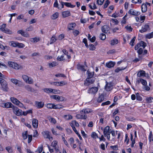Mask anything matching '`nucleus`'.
<instances>
[{
    "mask_svg": "<svg viewBox=\"0 0 153 153\" xmlns=\"http://www.w3.org/2000/svg\"><path fill=\"white\" fill-rule=\"evenodd\" d=\"M49 120L51 122V123H53L54 124H55L56 123V120L54 118L50 117V118L49 119Z\"/></svg>",
    "mask_w": 153,
    "mask_h": 153,
    "instance_id": "nucleus-52",
    "label": "nucleus"
},
{
    "mask_svg": "<svg viewBox=\"0 0 153 153\" xmlns=\"http://www.w3.org/2000/svg\"><path fill=\"white\" fill-rule=\"evenodd\" d=\"M24 88L28 91L30 92H34L35 91L34 89L32 88L29 85H27L25 86Z\"/></svg>",
    "mask_w": 153,
    "mask_h": 153,
    "instance_id": "nucleus-14",
    "label": "nucleus"
},
{
    "mask_svg": "<svg viewBox=\"0 0 153 153\" xmlns=\"http://www.w3.org/2000/svg\"><path fill=\"white\" fill-rule=\"evenodd\" d=\"M87 73L88 75L87 78H94L93 77L94 75V72H91L89 70H88Z\"/></svg>",
    "mask_w": 153,
    "mask_h": 153,
    "instance_id": "nucleus-23",
    "label": "nucleus"
},
{
    "mask_svg": "<svg viewBox=\"0 0 153 153\" xmlns=\"http://www.w3.org/2000/svg\"><path fill=\"white\" fill-rule=\"evenodd\" d=\"M1 106L7 108H9L10 102H7L6 103H2L1 104Z\"/></svg>",
    "mask_w": 153,
    "mask_h": 153,
    "instance_id": "nucleus-25",
    "label": "nucleus"
},
{
    "mask_svg": "<svg viewBox=\"0 0 153 153\" xmlns=\"http://www.w3.org/2000/svg\"><path fill=\"white\" fill-rule=\"evenodd\" d=\"M146 37L148 39H150L153 37V32L146 35Z\"/></svg>",
    "mask_w": 153,
    "mask_h": 153,
    "instance_id": "nucleus-35",
    "label": "nucleus"
},
{
    "mask_svg": "<svg viewBox=\"0 0 153 153\" xmlns=\"http://www.w3.org/2000/svg\"><path fill=\"white\" fill-rule=\"evenodd\" d=\"M30 40L31 42H36L39 41L40 39L39 38L35 37L34 38H31L30 39Z\"/></svg>",
    "mask_w": 153,
    "mask_h": 153,
    "instance_id": "nucleus-28",
    "label": "nucleus"
},
{
    "mask_svg": "<svg viewBox=\"0 0 153 153\" xmlns=\"http://www.w3.org/2000/svg\"><path fill=\"white\" fill-rule=\"evenodd\" d=\"M6 24H3L1 26V27L0 28V30L6 33H9V29L6 28Z\"/></svg>",
    "mask_w": 153,
    "mask_h": 153,
    "instance_id": "nucleus-10",
    "label": "nucleus"
},
{
    "mask_svg": "<svg viewBox=\"0 0 153 153\" xmlns=\"http://www.w3.org/2000/svg\"><path fill=\"white\" fill-rule=\"evenodd\" d=\"M11 45L13 47H17L18 42L14 41H12L11 42Z\"/></svg>",
    "mask_w": 153,
    "mask_h": 153,
    "instance_id": "nucleus-54",
    "label": "nucleus"
},
{
    "mask_svg": "<svg viewBox=\"0 0 153 153\" xmlns=\"http://www.w3.org/2000/svg\"><path fill=\"white\" fill-rule=\"evenodd\" d=\"M18 104H17L16 105L18 106L19 107L21 108H25V107L23 104L20 101H19V102H18Z\"/></svg>",
    "mask_w": 153,
    "mask_h": 153,
    "instance_id": "nucleus-53",
    "label": "nucleus"
},
{
    "mask_svg": "<svg viewBox=\"0 0 153 153\" xmlns=\"http://www.w3.org/2000/svg\"><path fill=\"white\" fill-rule=\"evenodd\" d=\"M77 68L78 69H80L83 71H86L84 68V66L83 65H81L80 64H78L77 65Z\"/></svg>",
    "mask_w": 153,
    "mask_h": 153,
    "instance_id": "nucleus-34",
    "label": "nucleus"
},
{
    "mask_svg": "<svg viewBox=\"0 0 153 153\" xmlns=\"http://www.w3.org/2000/svg\"><path fill=\"white\" fill-rule=\"evenodd\" d=\"M43 91L45 92L48 94H49L51 93H53L54 94H56L57 91V90L51 88H44L43 89Z\"/></svg>",
    "mask_w": 153,
    "mask_h": 153,
    "instance_id": "nucleus-8",
    "label": "nucleus"
},
{
    "mask_svg": "<svg viewBox=\"0 0 153 153\" xmlns=\"http://www.w3.org/2000/svg\"><path fill=\"white\" fill-rule=\"evenodd\" d=\"M42 134L45 138L48 139L50 140H51L53 139V137L50 136L51 133L49 131H43Z\"/></svg>",
    "mask_w": 153,
    "mask_h": 153,
    "instance_id": "nucleus-3",
    "label": "nucleus"
},
{
    "mask_svg": "<svg viewBox=\"0 0 153 153\" xmlns=\"http://www.w3.org/2000/svg\"><path fill=\"white\" fill-rule=\"evenodd\" d=\"M143 52V49L141 48H140L139 50L137 51V52L139 55H141Z\"/></svg>",
    "mask_w": 153,
    "mask_h": 153,
    "instance_id": "nucleus-64",
    "label": "nucleus"
},
{
    "mask_svg": "<svg viewBox=\"0 0 153 153\" xmlns=\"http://www.w3.org/2000/svg\"><path fill=\"white\" fill-rule=\"evenodd\" d=\"M92 112V110L90 109H84L81 110L80 113L81 114H84L86 115V114H88Z\"/></svg>",
    "mask_w": 153,
    "mask_h": 153,
    "instance_id": "nucleus-15",
    "label": "nucleus"
},
{
    "mask_svg": "<svg viewBox=\"0 0 153 153\" xmlns=\"http://www.w3.org/2000/svg\"><path fill=\"white\" fill-rule=\"evenodd\" d=\"M0 83L3 88H6L7 86L6 81L2 78H0Z\"/></svg>",
    "mask_w": 153,
    "mask_h": 153,
    "instance_id": "nucleus-13",
    "label": "nucleus"
},
{
    "mask_svg": "<svg viewBox=\"0 0 153 153\" xmlns=\"http://www.w3.org/2000/svg\"><path fill=\"white\" fill-rule=\"evenodd\" d=\"M35 104L36 107L39 108H43L44 105V102H39L38 101H35Z\"/></svg>",
    "mask_w": 153,
    "mask_h": 153,
    "instance_id": "nucleus-11",
    "label": "nucleus"
},
{
    "mask_svg": "<svg viewBox=\"0 0 153 153\" xmlns=\"http://www.w3.org/2000/svg\"><path fill=\"white\" fill-rule=\"evenodd\" d=\"M51 97L53 99H55L58 101H60L61 100H60V98L61 97H60L56 95H54L51 96Z\"/></svg>",
    "mask_w": 153,
    "mask_h": 153,
    "instance_id": "nucleus-27",
    "label": "nucleus"
},
{
    "mask_svg": "<svg viewBox=\"0 0 153 153\" xmlns=\"http://www.w3.org/2000/svg\"><path fill=\"white\" fill-rule=\"evenodd\" d=\"M106 84L105 86V89L107 91H109L113 89V85L111 82H106Z\"/></svg>",
    "mask_w": 153,
    "mask_h": 153,
    "instance_id": "nucleus-6",
    "label": "nucleus"
},
{
    "mask_svg": "<svg viewBox=\"0 0 153 153\" xmlns=\"http://www.w3.org/2000/svg\"><path fill=\"white\" fill-rule=\"evenodd\" d=\"M47 107L50 109L53 108L54 105L53 103H48L46 105Z\"/></svg>",
    "mask_w": 153,
    "mask_h": 153,
    "instance_id": "nucleus-36",
    "label": "nucleus"
},
{
    "mask_svg": "<svg viewBox=\"0 0 153 153\" xmlns=\"http://www.w3.org/2000/svg\"><path fill=\"white\" fill-rule=\"evenodd\" d=\"M22 78L23 80L26 83L29 84H32L33 83V80L31 78L27 76L24 75L22 76Z\"/></svg>",
    "mask_w": 153,
    "mask_h": 153,
    "instance_id": "nucleus-2",
    "label": "nucleus"
},
{
    "mask_svg": "<svg viewBox=\"0 0 153 153\" xmlns=\"http://www.w3.org/2000/svg\"><path fill=\"white\" fill-rule=\"evenodd\" d=\"M139 43L140 45V47H143V48H144L146 45V43L142 41H141Z\"/></svg>",
    "mask_w": 153,
    "mask_h": 153,
    "instance_id": "nucleus-45",
    "label": "nucleus"
},
{
    "mask_svg": "<svg viewBox=\"0 0 153 153\" xmlns=\"http://www.w3.org/2000/svg\"><path fill=\"white\" fill-rule=\"evenodd\" d=\"M136 97L137 100L138 101H142V98L140 95L138 93L136 94Z\"/></svg>",
    "mask_w": 153,
    "mask_h": 153,
    "instance_id": "nucleus-43",
    "label": "nucleus"
},
{
    "mask_svg": "<svg viewBox=\"0 0 153 153\" xmlns=\"http://www.w3.org/2000/svg\"><path fill=\"white\" fill-rule=\"evenodd\" d=\"M138 82H140L142 84H143L144 85H147L146 81V80L143 79H140L139 80H138Z\"/></svg>",
    "mask_w": 153,
    "mask_h": 153,
    "instance_id": "nucleus-37",
    "label": "nucleus"
},
{
    "mask_svg": "<svg viewBox=\"0 0 153 153\" xmlns=\"http://www.w3.org/2000/svg\"><path fill=\"white\" fill-rule=\"evenodd\" d=\"M146 100L147 102L151 103L153 101V98L152 97H147L146 98Z\"/></svg>",
    "mask_w": 153,
    "mask_h": 153,
    "instance_id": "nucleus-31",
    "label": "nucleus"
},
{
    "mask_svg": "<svg viewBox=\"0 0 153 153\" xmlns=\"http://www.w3.org/2000/svg\"><path fill=\"white\" fill-rule=\"evenodd\" d=\"M32 124L33 127L36 128H37L38 125V121L36 119H33L32 120Z\"/></svg>",
    "mask_w": 153,
    "mask_h": 153,
    "instance_id": "nucleus-17",
    "label": "nucleus"
},
{
    "mask_svg": "<svg viewBox=\"0 0 153 153\" xmlns=\"http://www.w3.org/2000/svg\"><path fill=\"white\" fill-rule=\"evenodd\" d=\"M17 47L19 48H22L25 47V45L22 43H20L18 42Z\"/></svg>",
    "mask_w": 153,
    "mask_h": 153,
    "instance_id": "nucleus-46",
    "label": "nucleus"
},
{
    "mask_svg": "<svg viewBox=\"0 0 153 153\" xmlns=\"http://www.w3.org/2000/svg\"><path fill=\"white\" fill-rule=\"evenodd\" d=\"M147 9V7L146 4H142L141 6V10L142 11L143 13H145L146 12Z\"/></svg>",
    "mask_w": 153,
    "mask_h": 153,
    "instance_id": "nucleus-21",
    "label": "nucleus"
},
{
    "mask_svg": "<svg viewBox=\"0 0 153 153\" xmlns=\"http://www.w3.org/2000/svg\"><path fill=\"white\" fill-rule=\"evenodd\" d=\"M27 131H25L22 133V137L23 139L25 140L27 138Z\"/></svg>",
    "mask_w": 153,
    "mask_h": 153,
    "instance_id": "nucleus-41",
    "label": "nucleus"
},
{
    "mask_svg": "<svg viewBox=\"0 0 153 153\" xmlns=\"http://www.w3.org/2000/svg\"><path fill=\"white\" fill-rule=\"evenodd\" d=\"M118 40L114 39L111 41L110 44L111 45H114L117 44L118 43Z\"/></svg>",
    "mask_w": 153,
    "mask_h": 153,
    "instance_id": "nucleus-38",
    "label": "nucleus"
},
{
    "mask_svg": "<svg viewBox=\"0 0 153 153\" xmlns=\"http://www.w3.org/2000/svg\"><path fill=\"white\" fill-rule=\"evenodd\" d=\"M58 3L57 0H56L53 4L54 7H57L59 9H61L59 7H58Z\"/></svg>",
    "mask_w": 153,
    "mask_h": 153,
    "instance_id": "nucleus-60",
    "label": "nucleus"
},
{
    "mask_svg": "<svg viewBox=\"0 0 153 153\" xmlns=\"http://www.w3.org/2000/svg\"><path fill=\"white\" fill-rule=\"evenodd\" d=\"M58 12H56L52 15L51 17V18L53 19H55L58 18Z\"/></svg>",
    "mask_w": 153,
    "mask_h": 153,
    "instance_id": "nucleus-29",
    "label": "nucleus"
},
{
    "mask_svg": "<svg viewBox=\"0 0 153 153\" xmlns=\"http://www.w3.org/2000/svg\"><path fill=\"white\" fill-rule=\"evenodd\" d=\"M126 69V67L123 68V67H122L121 68L119 67L117 68V69H116L115 70V72L118 73L120 71H122L123 70H124L125 69Z\"/></svg>",
    "mask_w": 153,
    "mask_h": 153,
    "instance_id": "nucleus-44",
    "label": "nucleus"
},
{
    "mask_svg": "<svg viewBox=\"0 0 153 153\" xmlns=\"http://www.w3.org/2000/svg\"><path fill=\"white\" fill-rule=\"evenodd\" d=\"M95 81L94 78H87L85 81L84 84L86 86H88L94 82Z\"/></svg>",
    "mask_w": 153,
    "mask_h": 153,
    "instance_id": "nucleus-4",
    "label": "nucleus"
},
{
    "mask_svg": "<svg viewBox=\"0 0 153 153\" xmlns=\"http://www.w3.org/2000/svg\"><path fill=\"white\" fill-rule=\"evenodd\" d=\"M10 108L12 109L13 112L14 114L17 116L22 115V111L19 109L16 106H14L10 102Z\"/></svg>",
    "mask_w": 153,
    "mask_h": 153,
    "instance_id": "nucleus-1",
    "label": "nucleus"
},
{
    "mask_svg": "<svg viewBox=\"0 0 153 153\" xmlns=\"http://www.w3.org/2000/svg\"><path fill=\"white\" fill-rule=\"evenodd\" d=\"M110 148L114 150H117L118 149V147L117 145L114 146H110Z\"/></svg>",
    "mask_w": 153,
    "mask_h": 153,
    "instance_id": "nucleus-62",
    "label": "nucleus"
},
{
    "mask_svg": "<svg viewBox=\"0 0 153 153\" xmlns=\"http://www.w3.org/2000/svg\"><path fill=\"white\" fill-rule=\"evenodd\" d=\"M76 117L77 119H86L87 118V116L85 114H77Z\"/></svg>",
    "mask_w": 153,
    "mask_h": 153,
    "instance_id": "nucleus-19",
    "label": "nucleus"
},
{
    "mask_svg": "<svg viewBox=\"0 0 153 153\" xmlns=\"http://www.w3.org/2000/svg\"><path fill=\"white\" fill-rule=\"evenodd\" d=\"M145 72L144 71H140L137 74L138 77H141L145 76Z\"/></svg>",
    "mask_w": 153,
    "mask_h": 153,
    "instance_id": "nucleus-24",
    "label": "nucleus"
},
{
    "mask_svg": "<svg viewBox=\"0 0 153 153\" xmlns=\"http://www.w3.org/2000/svg\"><path fill=\"white\" fill-rule=\"evenodd\" d=\"M136 39V37L134 36L133 38L131 40V42L129 43V44L132 46H133L134 45V42L135 40Z\"/></svg>",
    "mask_w": 153,
    "mask_h": 153,
    "instance_id": "nucleus-47",
    "label": "nucleus"
},
{
    "mask_svg": "<svg viewBox=\"0 0 153 153\" xmlns=\"http://www.w3.org/2000/svg\"><path fill=\"white\" fill-rule=\"evenodd\" d=\"M109 126H107L104 128V131H103V133H104L105 134L106 133H108V132H110L109 131Z\"/></svg>",
    "mask_w": 153,
    "mask_h": 153,
    "instance_id": "nucleus-39",
    "label": "nucleus"
},
{
    "mask_svg": "<svg viewBox=\"0 0 153 153\" xmlns=\"http://www.w3.org/2000/svg\"><path fill=\"white\" fill-rule=\"evenodd\" d=\"M55 76L56 77H65V76L64 74L60 73L56 74Z\"/></svg>",
    "mask_w": 153,
    "mask_h": 153,
    "instance_id": "nucleus-56",
    "label": "nucleus"
},
{
    "mask_svg": "<svg viewBox=\"0 0 153 153\" xmlns=\"http://www.w3.org/2000/svg\"><path fill=\"white\" fill-rule=\"evenodd\" d=\"M115 65V63L111 61L109 62L108 63H106L105 65L108 68L113 67Z\"/></svg>",
    "mask_w": 153,
    "mask_h": 153,
    "instance_id": "nucleus-20",
    "label": "nucleus"
},
{
    "mask_svg": "<svg viewBox=\"0 0 153 153\" xmlns=\"http://www.w3.org/2000/svg\"><path fill=\"white\" fill-rule=\"evenodd\" d=\"M56 39L55 37L53 36L51 39L50 44H51L55 42Z\"/></svg>",
    "mask_w": 153,
    "mask_h": 153,
    "instance_id": "nucleus-48",
    "label": "nucleus"
},
{
    "mask_svg": "<svg viewBox=\"0 0 153 153\" xmlns=\"http://www.w3.org/2000/svg\"><path fill=\"white\" fill-rule=\"evenodd\" d=\"M89 49L90 50L94 51L95 50L96 48L94 45L92 44H90L89 45Z\"/></svg>",
    "mask_w": 153,
    "mask_h": 153,
    "instance_id": "nucleus-57",
    "label": "nucleus"
},
{
    "mask_svg": "<svg viewBox=\"0 0 153 153\" xmlns=\"http://www.w3.org/2000/svg\"><path fill=\"white\" fill-rule=\"evenodd\" d=\"M62 15L63 17L65 18L70 16L71 13L69 11H64L62 13Z\"/></svg>",
    "mask_w": 153,
    "mask_h": 153,
    "instance_id": "nucleus-18",
    "label": "nucleus"
},
{
    "mask_svg": "<svg viewBox=\"0 0 153 153\" xmlns=\"http://www.w3.org/2000/svg\"><path fill=\"white\" fill-rule=\"evenodd\" d=\"M99 37L101 39L104 40L106 39V35L105 34L102 33L100 34Z\"/></svg>",
    "mask_w": 153,
    "mask_h": 153,
    "instance_id": "nucleus-40",
    "label": "nucleus"
},
{
    "mask_svg": "<svg viewBox=\"0 0 153 153\" xmlns=\"http://www.w3.org/2000/svg\"><path fill=\"white\" fill-rule=\"evenodd\" d=\"M33 27L31 26L30 25L29 26V27H27L26 29V31H32L33 30Z\"/></svg>",
    "mask_w": 153,
    "mask_h": 153,
    "instance_id": "nucleus-51",
    "label": "nucleus"
},
{
    "mask_svg": "<svg viewBox=\"0 0 153 153\" xmlns=\"http://www.w3.org/2000/svg\"><path fill=\"white\" fill-rule=\"evenodd\" d=\"M10 67L15 69H19L20 68L18 64L12 62H10Z\"/></svg>",
    "mask_w": 153,
    "mask_h": 153,
    "instance_id": "nucleus-12",
    "label": "nucleus"
},
{
    "mask_svg": "<svg viewBox=\"0 0 153 153\" xmlns=\"http://www.w3.org/2000/svg\"><path fill=\"white\" fill-rule=\"evenodd\" d=\"M128 13L130 15L133 16H138L140 14L139 12L133 9L130 10Z\"/></svg>",
    "mask_w": 153,
    "mask_h": 153,
    "instance_id": "nucleus-9",
    "label": "nucleus"
},
{
    "mask_svg": "<svg viewBox=\"0 0 153 153\" xmlns=\"http://www.w3.org/2000/svg\"><path fill=\"white\" fill-rule=\"evenodd\" d=\"M63 117L66 120H69L72 119V116L71 115H65L63 116Z\"/></svg>",
    "mask_w": 153,
    "mask_h": 153,
    "instance_id": "nucleus-30",
    "label": "nucleus"
},
{
    "mask_svg": "<svg viewBox=\"0 0 153 153\" xmlns=\"http://www.w3.org/2000/svg\"><path fill=\"white\" fill-rule=\"evenodd\" d=\"M91 136L92 138L95 139H96V138H98V137L97 135V134L95 132H93L91 134Z\"/></svg>",
    "mask_w": 153,
    "mask_h": 153,
    "instance_id": "nucleus-50",
    "label": "nucleus"
},
{
    "mask_svg": "<svg viewBox=\"0 0 153 153\" xmlns=\"http://www.w3.org/2000/svg\"><path fill=\"white\" fill-rule=\"evenodd\" d=\"M64 56H62L60 57L58 56L57 58V59L59 61H62L64 59Z\"/></svg>",
    "mask_w": 153,
    "mask_h": 153,
    "instance_id": "nucleus-61",
    "label": "nucleus"
},
{
    "mask_svg": "<svg viewBox=\"0 0 153 153\" xmlns=\"http://www.w3.org/2000/svg\"><path fill=\"white\" fill-rule=\"evenodd\" d=\"M132 3L134 4H137V3L140 4L141 3L142 1L141 0H132Z\"/></svg>",
    "mask_w": 153,
    "mask_h": 153,
    "instance_id": "nucleus-59",
    "label": "nucleus"
},
{
    "mask_svg": "<svg viewBox=\"0 0 153 153\" xmlns=\"http://www.w3.org/2000/svg\"><path fill=\"white\" fill-rule=\"evenodd\" d=\"M56 62H52L49 63V65L50 68H52L56 66Z\"/></svg>",
    "mask_w": 153,
    "mask_h": 153,
    "instance_id": "nucleus-55",
    "label": "nucleus"
},
{
    "mask_svg": "<svg viewBox=\"0 0 153 153\" xmlns=\"http://www.w3.org/2000/svg\"><path fill=\"white\" fill-rule=\"evenodd\" d=\"M65 4V5L67 7H70L71 8H73L75 7V5H73L71 4L69 2H65L63 3Z\"/></svg>",
    "mask_w": 153,
    "mask_h": 153,
    "instance_id": "nucleus-33",
    "label": "nucleus"
},
{
    "mask_svg": "<svg viewBox=\"0 0 153 153\" xmlns=\"http://www.w3.org/2000/svg\"><path fill=\"white\" fill-rule=\"evenodd\" d=\"M110 28L109 26L107 25H104L101 28V30L104 33H107L109 30Z\"/></svg>",
    "mask_w": 153,
    "mask_h": 153,
    "instance_id": "nucleus-16",
    "label": "nucleus"
},
{
    "mask_svg": "<svg viewBox=\"0 0 153 153\" xmlns=\"http://www.w3.org/2000/svg\"><path fill=\"white\" fill-rule=\"evenodd\" d=\"M76 24L75 23H72L69 24L68 27V28L69 30H72L74 27L76 26Z\"/></svg>",
    "mask_w": 153,
    "mask_h": 153,
    "instance_id": "nucleus-26",
    "label": "nucleus"
},
{
    "mask_svg": "<svg viewBox=\"0 0 153 153\" xmlns=\"http://www.w3.org/2000/svg\"><path fill=\"white\" fill-rule=\"evenodd\" d=\"M57 141L56 140L53 141L51 144V146L55 148L57 144Z\"/></svg>",
    "mask_w": 153,
    "mask_h": 153,
    "instance_id": "nucleus-49",
    "label": "nucleus"
},
{
    "mask_svg": "<svg viewBox=\"0 0 153 153\" xmlns=\"http://www.w3.org/2000/svg\"><path fill=\"white\" fill-rule=\"evenodd\" d=\"M64 106L61 105H54L53 109H57L62 108Z\"/></svg>",
    "mask_w": 153,
    "mask_h": 153,
    "instance_id": "nucleus-42",
    "label": "nucleus"
},
{
    "mask_svg": "<svg viewBox=\"0 0 153 153\" xmlns=\"http://www.w3.org/2000/svg\"><path fill=\"white\" fill-rule=\"evenodd\" d=\"M22 36L26 38L29 37L30 36V35L28 33H27L25 32V31L24 32H23V34Z\"/></svg>",
    "mask_w": 153,
    "mask_h": 153,
    "instance_id": "nucleus-58",
    "label": "nucleus"
},
{
    "mask_svg": "<svg viewBox=\"0 0 153 153\" xmlns=\"http://www.w3.org/2000/svg\"><path fill=\"white\" fill-rule=\"evenodd\" d=\"M73 33L74 35L76 36L79 34V32L78 30H75L73 31Z\"/></svg>",
    "mask_w": 153,
    "mask_h": 153,
    "instance_id": "nucleus-63",
    "label": "nucleus"
},
{
    "mask_svg": "<svg viewBox=\"0 0 153 153\" xmlns=\"http://www.w3.org/2000/svg\"><path fill=\"white\" fill-rule=\"evenodd\" d=\"M149 29V25L146 24L142 27L141 29L139 30V32L141 33H143L146 32Z\"/></svg>",
    "mask_w": 153,
    "mask_h": 153,
    "instance_id": "nucleus-5",
    "label": "nucleus"
},
{
    "mask_svg": "<svg viewBox=\"0 0 153 153\" xmlns=\"http://www.w3.org/2000/svg\"><path fill=\"white\" fill-rule=\"evenodd\" d=\"M10 100L13 103L16 105L17 104H18V102H19V100L16 98L14 97H11L10 98Z\"/></svg>",
    "mask_w": 153,
    "mask_h": 153,
    "instance_id": "nucleus-22",
    "label": "nucleus"
},
{
    "mask_svg": "<svg viewBox=\"0 0 153 153\" xmlns=\"http://www.w3.org/2000/svg\"><path fill=\"white\" fill-rule=\"evenodd\" d=\"M104 99V97L103 95H101L98 98L97 101L98 102H102Z\"/></svg>",
    "mask_w": 153,
    "mask_h": 153,
    "instance_id": "nucleus-32",
    "label": "nucleus"
},
{
    "mask_svg": "<svg viewBox=\"0 0 153 153\" xmlns=\"http://www.w3.org/2000/svg\"><path fill=\"white\" fill-rule=\"evenodd\" d=\"M98 90V88L96 87H93L89 89L88 92L89 94H95Z\"/></svg>",
    "mask_w": 153,
    "mask_h": 153,
    "instance_id": "nucleus-7",
    "label": "nucleus"
}]
</instances>
